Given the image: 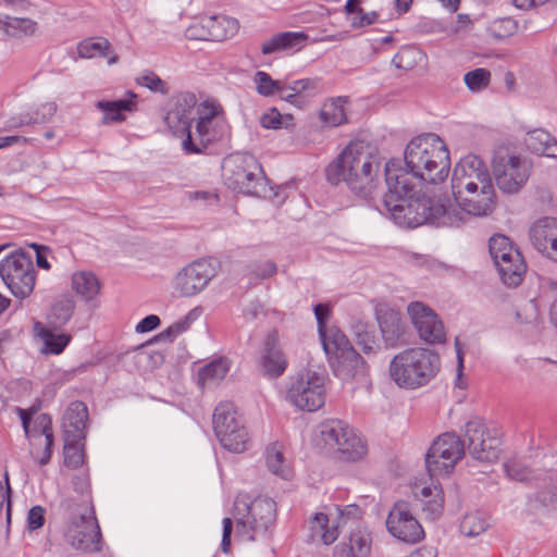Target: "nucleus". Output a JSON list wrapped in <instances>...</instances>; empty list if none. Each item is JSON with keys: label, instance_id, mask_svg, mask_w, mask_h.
I'll return each mask as SVG.
<instances>
[{"label": "nucleus", "instance_id": "f257e3e1", "mask_svg": "<svg viewBox=\"0 0 557 557\" xmlns=\"http://www.w3.org/2000/svg\"><path fill=\"white\" fill-rule=\"evenodd\" d=\"M164 120L173 134L184 137L182 146L187 153H200L208 146L231 138L223 107L212 98L197 104L195 94L189 91L171 99Z\"/></svg>", "mask_w": 557, "mask_h": 557}, {"label": "nucleus", "instance_id": "f03ea898", "mask_svg": "<svg viewBox=\"0 0 557 557\" xmlns=\"http://www.w3.org/2000/svg\"><path fill=\"white\" fill-rule=\"evenodd\" d=\"M451 194L456 206L473 216L488 215L496 208L497 195L492 176L475 156L465 157L455 166Z\"/></svg>", "mask_w": 557, "mask_h": 557}, {"label": "nucleus", "instance_id": "7ed1b4c3", "mask_svg": "<svg viewBox=\"0 0 557 557\" xmlns=\"http://www.w3.org/2000/svg\"><path fill=\"white\" fill-rule=\"evenodd\" d=\"M381 157L379 149L364 140L349 143L326 168V178L332 184L346 182L354 188H368L379 176Z\"/></svg>", "mask_w": 557, "mask_h": 557}, {"label": "nucleus", "instance_id": "20e7f679", "mask_svg": "<svg viewBox=\"0 0 557 557\" xmlns=\"http://www.w3.org/2000/svg\"><path fill=\"white\" fill-rule=\"evenodd\" d=\"M406 165L420 181L443 183L450 171V153L446 144L436 135L426 134L412 138L404 152Z\"/></svg>", "mask_w": 557, "mask_h": 557}, {"label": "nucleus", "instance_id": "39448f33", "mask_svg": "<svg viewBox=\"0 0 557 557\" xmlns=\"http://www.w3.org/2000/svg\"><path fill=\"white\" fill-rule=\"evenodd\" d=\"M320 334L335 374L345 383L351 384L352 389H369L371 383L367 363L350 346L346 336L335 329L325 330Z\"/></svg>", "mask_w": 557, "mask_h": 557}, {"label": "nucleus", "instance_id": "423d86ee", "mask_svg": "<svg viewBox=\"0 0 557 557\" xmlns=\"http://www.w3.org/2000/svg\"><path fill=\"white\" fill-rule=\"evenodd\" d=\"M440 357L426 348H409L396 355L389 364L392 380L404 388H418L435 376Z\"/></svg>", "mask_w": 557, "mask_h": 557}, {"label": "nucleus", "instance_id": "0eeeda50", "mask_svg": "<svg viewBox=\"0 0 557 557\" xmlns=\"http://www.w3.org/2000/svg\"><path fill=\"white\" fill-rule=\"evenodd\" d=\"M317 446L343 461H357L368 454L364 438L342 421H330L321 425Z\"/></svg>", "mask_w": 557, "mask_h": 557}, {"label": "nucleus", "instance_id": "6e6552de", "mask_svg": "<svg viewBox=\"0 0 557 557\" xmlns=\"http://www.w3.org/2000/svg\"><path fill=\"white\" fill-rule=\"evenodd\" d=\"M213 425L221 445L233 453L245 451L250 443V434L243 417L230 403H221L213 414Z\"/></svg>", "mask_w": 557, "mask_h": 557}, {"label": "nucleus", "instance_id": "1a4fd4ad", "mask_svg": "<svg viewBox=\"0 0 557 557\" xmlns=\"http://www.w3.org/2000/svg\"><path fill=\"white\" fill-rule=\"evenodd\" d=\"M26 436L29 442V453L40 466L47 465L52 456L53 429L49 414L36 410L18 409Z\"/></svg>", "mask_w": 557, "mask_h": 557}, {"label": "nucleus", "instance_id": "9d476101", "mask_svg": "<svg viewBox=\"0 0 557 557\" xmlns=\"http://www.w3.org/2000/svg\"><path fill=\"white\" fill-rule=\"evenodd\" d=\"M275 503L267 497L252 498L249 494H239L235 500L234 518L238 533H247L248 540H253L252 531L268 525L275 517Z\"/></svg>", "mask_w": 557, "mask_h": 557}, {"label": "nucleus", "instance_id": "9b49d317", "mask_svg": "<svg viewBox=\"0 0 557 557\" xmlns=\"http://www.w3.org/2000/svg\"><path fill=\"white\" fill-rule=\"evenodd\" d=\"M490 251L503 282L508 286H518L527 273V263L519 249L508 237L495 235L490 240Z\"/></svg>", "mask_w": 557, "mask_h": 557}, {"label": "nucleus", "instance_id": "f8f14e48", "mask_svg": "<svg viewBox=\"0 0 557 557\" xmlns=\"http://www.w3.org/2000/svg\"><path fill=\"white\" fill-rule=\"evenodd\" d=\"M465 455L463 444L451 433L440 435L426 455V468L431 478L448 476Z\"/></svg>", "mask_w": 557, "mask_h": 557}, {"label": "nucleus", "instance_id": "ddd939ff", "mask_svg": "<svg viewBox=\"0 0 557 557\" xmlns=\"http://www.w3.org/2000/svg\"><path fill=\"white\" fill-rule=\"evenodd\" d=\"M65 539L74 548L86 553L101 549V533L95 511L86 505L83 510L72 515L65 530Z\"/></svg>", "mask_w": 557, "mask_h": 557}, {"label": "nucleus", "instance_id": "4468645a", "mask_svg": "<svg viewBox=\"0 0 557 557\" xmlns=\"http://www.w3.org/2000/svg\"><path fill=\"white\" fill-rule=\"evenodd\" d=\"M290 401L301 410L320 409L326 397V379L317 371L301 372L288 391Z\"/></svg>", "mask_w": 557, "mask_h": 557}, {"label": "nucleus", "instance_id": "2eb2a0df", "mask_svg": "<svg viewBox=\"0 0 557 557\" xmlns=\"http://www.w3.org/2000/svg\"><path fill=\"white\" fill-rule=\"evenodd\" d=\"M492 170L498 187L507 193L518 191L528 181L530 172L528 162L508 149L497 151Z\"/></svg>", "mask_w": 557, "mask_h": 557}, {"label": "nucleus", "instance_id": "dca6fc26", "mask_svg": "<svg viewBox=\"0 0 557 557\" xmlns=\"http://www.w3.org/2000/svg\"><path fill=\"white\" fill-rule=\"evenodd\" d=\"M0 275L15 297L29 296L35 286L32 260L23 253H13L0 263Z\"/></svg>", "mask_w": 557, "mask_h": 557}, {"label": "nucleus", "instance_id": "f3484780", "mask_svg": "<svg viewBox=\"0 0 557 557\" xmlns=\"http://www.w3.org/2000/svg\"><path fill=\"white\" fill-rule=\"evenodd\" d=\"M253 83L258 94L263 97L280 95L292 104L298 106L297 98L301 95L311 97L317 94V86L310 79H299L287 85L285 81L274 79L264 72L258 71L253 76Z\"/></svg>", "mask_w": 557, "mask_h": 557}, {"label": "nucleus", "instance_id": "a211bd4d", "mask_svg": "<svg viewBox=\"0 0 557 557\" xmlns=\"http://www.w3.org/2000/svg\"><path fill=\"white\" fill-rule=\"evenodd\" d=\"M466 433L470 449L478 459L487 462L498 459L503 440V432L498 426L470 422L467 425Z\"/></svg>", "mask_w": 557, "mask_h": 557}, {"label": "nucleus", "instance_id": "6ab92c4d", "mask_svg": "<svg viewBox=\"0 0 557 557\" xmlns=\"http://www.w3.org/2000/svg\"><path fill=\"white\" fill-rule=\"evenodd\" d=\"M388 532L396 539L414 544L423 540L424 530L406 502L396 503L386 520Z\"/></svg>", "mask_w": 557, "mask_h": 557}, {"label": "nucleus", "instance_id": "aec40b11", "mask_svg": "<svg viewBox=\"0 0 557 557\" xmlns=\"http://www.w3.org/2000/svg\"><path fill=\"white\" fill-rule=\"evenodd\" d=\"M385 202L394 220L400 226L417 227L432 216L426 199H413L409 196L398 200L388 199Z\"/></svg>", "mask_w": 557, "mask_h": 557}, {"label": "nucleus", "instance_id": "412c9836", "mask_svg": "<svg viewBox=\"0 0 557 557\" xmlns=\"http://www.w3.org/2000/svg\"><path fill=\"white\" fill-rule=\"evenodd\" d=\"M408 313L420 337L431 344L443 343L446 338L445 327L437 314L422 302H412Z\"/></svg>", "mask_w": 557, "mask_h": 557}, {"label": "nucleus", "instance_id": "4be33fe9", "mask_svg": "<svg viewBox=\"0 0 557 557\" xmlns=\"http://www.w3.org/2000/svg\"><path fill=\"white\" fill-rule=\"evenodd\" d=\"M386 184L388 194L386 199L398 200L411 196L419 180L411 170L401 168L396 161L391 160L385 168Z\"/></svg>", "mask_w": 557, "mask_h": 557}, {"label": "nucleus", "instance_id": "5701e85b", "mask_svg": "<svg viewBox=\"0 0 557 557\" xmlns=\"http://www.w3.org/2000/svg\"><path fill=\"white\" fill-rule=\"evenodd\" d=\"M531 233L534 247L542 255L557 262V223L539 222Z\"/></svg>", "mask_w": 557, "mask_h": 557}, {"label": "nucleus", "instance_id": "b1692460", "mask_svg": "<svg viewBox=\"0 0 557 557\" xmlns=\"http://www.w3.org/2000/svg\"><path fill=\"white\" fill-rule=\"evenodd\" d=\"M63 467L62 471L69 474L71 471L77 470L79 475L87 479V469L85 467V451L82 436L65 438L63 449Z\"/></svg>", "mask_w": 557, "mask_h": 557}, {"label": "nucleus", "instance_id": "393cba45", "mask_svg": "<svg viewBox=\"0 0 557 557\" xmlns=\"http://www.w3.org/2000/svg\"><path fill=\"white\" fill-rule=\"evenodd\" d=\"M265 354L263 356L262 367L264 372L273 377L284 373L287 368V360L278 346V335L276 332L270 334L265 343Z\"/></svg>", "mask_w": 557, "mask_h": 557}, {"label": "nucleus", "instance_id": "a878e982", "mask_svg": "<svg viewBox=\"0 0 557 557\" xmlns=\"http://www.w3.org/2000/svg\"><path fill=\"white\" fill-rule=\"evenodd\" d=\"M265 461L272 472L283 478L292 475L290 454L284 443H272L265 453Z\"/></svg>", "mask_w": 557, "mask_h": 557}, {"label": "nucleus", "instance_id": "bb28decb", "mask_svg": "<svg viewBox=\"0 0 557 557\" xmlns=\"http://www.w3.org/2000/svg\"><path fill=\"white\" fill-rule=\"evenodd\" d=\"M308 36L300 32H286L273 36L262 44L263 54H271L278 51H286L301 48L307 41Z\"/></svg>", "mask_w": 557, "mask_h": 557}, {"label": "nucleus", "instance_id": "cd10ccee", "mask_svg": "<svg viewBox=\"0 0 557 557\" xmlns=\"http://www.w3.org/2000/svg\"><path fill=\"white\" fill-rule=\"evenodd\" d=\"M97 107L104 112L106 122H122L126 114L137 109V95L128 94V98L116 101H100Z\"/></svg>", "mask_w": 557, "mask_h": 557}, {"label": "nucleus", "instance_id": "c85d7f7f", "mask_svg": "<svg viewBox=\"0 0 557 557\" xmlns=\"http://www.w3.org/2000/svg\"><path fill=\"white\" fill-rule=\"evenodd\" d=\"M347 104L348 100L343 97L326 100L319 112V117L323 125L335 127L346 123Z\"/></svg>", "mask_w": 557, "mask_h": 557}, {"label": "nucleus", "instance_id": "c756f323", "mask_svg": "<svg viewBox=\"0 0 557 557\" xmlns=\"http://www.w3.org/2000/svg\"><path fill=\"white\" fill-rule=\"evenodd\" d=\"M371 537L362 531L352 532L335 552V557H370Z\"/></svg>", "mask_w": 557, "mask_h": 557}, {"label": "nucleus", "instance_id": "7c9ffc66", "mask_svg": "<svg viewBox=\"0 0 557 557\" xmlns=\"http://www.w3.org/2000/svg\"><path fill=\"white\" fill-rule=\"evenodd\" d=\"M412 492L417 498L425 505V510L431 515L437 516L444 507V493L440 485H425L423 483H414Z\"/></svg>", "mask_w": 557, "mask_h": 557}, {"label": "nucleus", "instance_id": "2f4dec72", "mask_svg": "<svg viewBox=\"0 0 557 557\" xmlns=\"http://www.w3.org/2000/svg\"><path fill=\"white\" fill-rule=\"evenodd\" d=\"M77 52L81 58L108 57L109 64L117 61V55L110 52V44L104 38L86 39L79 42Z\"/></svg>", "mask_w": 557, "mask_h": 557}, {"label": "nucleus", "instance_id": "473e14b6", "mask_svg": "<svg viewBox=\"0 0 557 557\" xmlns=\"http://www.w3.org/2000/svg\"><path fill=\"white\" fill-rule=\"evenodd\" d=\"M38 336L44 343V352L59 355L71 342V335L65 333H57L41 324L36 325Z\"/></svg>", "mask_w": 557, "mask_h": 557}, {"label": "nucleus", "instance_id": "72a5a7b5", "mask_svg": "<svg viewBox=\"0 0 557 557\" xmlns=\"http://www.w3.org/2000/svg\"><path fill=\"white\" fill-rule=\"evenodd\" d=\"M211 40L222 41L237 34L239 24L235 18L224 15L209 16Z\"/></svg>", "mask_w": 557, "mask_h": 557}, {"label": "nucleus", "instance_id": "f704fd0d", "mask_svg": "<svg viewBox=\"0 0 557 557\" xmlns=\"http://www.w3.org/2000/svg\"><path fill=\"white\" fill-rule=\"evenodd\" d=\"M362 0H348L345 11L349 15L350 25L354 28H363L379 21V13L375 11L366 12L361 7Z\"/></svg>", "mask_w": 557, "mask_h": 557}, {"label": "nucleus", "instance_id": "c9c22d12", "mask_svg": "<svg viewBox=\"0 0 557 557\" xmlns=\"http://www.w3.org/2000/svg\"><path fill=\"white\" fill-rule=\"evenodd\" d=\"M72 286L77 295L85 299H92L100 292L98 278L89 272H77L72 277Z\"/></svg>", "mask_w": 557, "mask_h": 557}, {"label": "nucleus", "instance_id": "e433bc0d", "mask_svg": "<svg viewBox=\"0 0 557 557\" xmlns=\"http://www.w3.org/2000/svg\"><path fill=\"white\" fill-rule=\"evenodd\" d=\"M230 370V362L226 358H216L202 367L198 372L199 383L205 386L222 380Z\"/></svg>", "mask_w": 557, "mask_h": 557}, {"label": "nucleus", "instance_id": "4c0bfd02", "mask_svg": "<svg viewBox=\"0 0 557 557\" xmlns=\"http://www.w3.org/2000/svg\"><path fill=\"white\" fill-rule=\"evenodd\" d=\"M0 28L13 37L32 36L37 30V24L29 18L5 16L0 18Z\"/></svg>", "mask_w": 557, "mask_h": 557}, {"label": "nucleus", "instance_id": "58836bf2", "mask_svg": "<svg viewBox=\"0 0 557 557\" xmlns=\"http://www.w3.org/2000/svg\"><path fill=\"white\" fill-rule=\"evenodd\" d=\"M310 528L313 535L319 536L326 545L334 543L339 534L338 528L334 524L330 525L327 516L322 512L313 517L310 522Z\"/></svg>", "mask_w": 557, "mask_h": 557}, {"label": "nucleus", "instance_id": "ea45409f", "mask_svg": "<svg viewBox=\"0 0 557 557\" xmlns=\"http://www.w3.org/2000/svg\"><path fill=\"white\" fill-rule=\"evenodd\" d=\"M525 141L529 149L541 154H549L556 144L553 136L544 129L530 132Z\"/></svg>", "mask_w": 557, "mask_h": 557}, {"label": "nucleus", "instance_id": "a19ab883", "mask_svg": "<svg viewBox=\"0 0 557 557\" xmlns=\"http://www.w3.org/2000/svg\"><path fill=\"white\" fill-rule=\"evenodd\" d=\"M260 124L268 129L292 128L295 126V119L292 114H281L276 108H270L261 115Z\"/></svg>", "mask_w": 557, "mask_h": 557}, {"label": "nucleus", "instance_id": "79ce46f5", "mask_svg": "<svg viewBox=\"0 0 557 557\" xmlns=\"http://www.w3.org/2000/svg\"><path fill=\"white\" fill-rule=\"evenodd\" d=\"M376 312L382 334L386 337H388L389 334H394L400 321L398 312L389 309L385 305H380Z\"/></svg>", "mask_w": 557, "mask_h": 557}, {"label": "nucleus", "instance_id": "37998d69", "mask_svg": "<svg viewBox=\"0 0 557 557\" xmlns=\"http://www.w3.org/2000/svg\"><path fill=\"white\" fill-rule=\"evenodd\" d=\"M209 16L195 17L186 29V37L190 40H211Z\"/></svg>", "mask_w": 557, "mask_h": 557}, {"label": "nucleus", "instance_id": "c03bdc74", "mask_svg": "<svg viewBox=\"0 0 557 557\" xmlns=\"http://www.w3.org/2000/svg\"><path fill=\"white\" fill-rule=\"evenodd\" d=\"M491 82V72L486 69H476L465 75V83L472 91L485 89Z\"/></svg>", "mask_w": 557, "mask_h": 557}, {"label": "nucleus", "instance_id": "a18cd8bd", "mask_svg": "<svg viewBox=\"0 0 557 557\" xmlns=\"http://www.w3.org/2000/svg\"><path fill=\"white\" fill-rule=\"evenodd\" d=\"M485 521L476 513L467 515L461 522V532L468 536L478 535L485 530Z\"/></svg>", "mask_w": 557, "mask_h": 557}, {"label": "nucleus", "instance_id": "49530a36", "mask_svg": "<svg viewBox=\"0 0 557 557\" xmlns=\"http://www.w3.org/2000/svg\"><path fill=\"white\" fill-rule=\"evenodd\" d=\"M138 85L149 88L152 91L165 94L168 86L156 73L145 72L136 78Z\"/></svg>", "mask_w": 557, "mask_h": 557}, {"label": "nucleus", "instance_id": "de8ad7c7", "mask_svg": "<svg viewBox=\"0 0 557 557\" xmlns=\"http://www.w3.org/2000/svg\"><path fill=\"white\" fill-rule=\"evenodd\" d=\"M357 345L363 350V352L370 354L375 351L376 348H379V341L373 334V332L364 330L358 332Z\"/></svg>", "mask_w": 557, "mask_h": 557}, {"label": "nucleus", "instance_id": "09e8293b", "mask_svg": "<svg viewBox=\"0 0 557 557\" xmlns=\"http://www.w3.org/2000/svg\"><path fill=\"white\" fill-rule=\"evenodd\" d=\"M205 263H196L191 267H189L185 273V284L191 283L195 277L199 276L200 274H205ZM208 274L203 276V278L198 280V284H193L194 289H200L206 283H207Z\"/></svg>", "mask_w": 557, "mask_h": 557}, {"label": "nucleus", "instance_id": "8fccbe9b", "mask_svg": "<svg viewBox=\"0 0 557 557\" xmlns=\"http://www.w3.org/2000/svg\"><path fill=\"white\" fill-rule=\"evenodd\" d=\"M45 522L44 509L41 507H34L28 513L29 528L36 530L42 527Z\"/></svg>", "mask_w": 557, "mask_h": 557}, {"label": "nucleus", "instance_id": "3c124183", "mask_svg": "<svg viewBox=\"0 0 557 557\" xmlns=\"http://www.w3.org/2000/svg\"><path fill=\"white\" fill-rule=\"evenodd\" d=\"M331 309L327 305L319 304L314 308V313L319 322V331L323 333L325 331V323L330 315Z\"/></svg>", "mask_w": 557, "mask_h": 557}, {"label": "nucleus", "instance_id": "603ef678", "mask_svg": "<svg viewBox=\"0 0 557 557\" xmlns=\"http://www.w3.org/2000/svg\"><path fill=\"white\" fill-rule=\"evenodd\" d=\"M233 531V522L231 518H225L223 520V539H222V549L224 553H228L231 550V534Z\"/></svg>", "mask_w": 557, "mask_h": 557}, {"label": "nucleus", "instance_id": "864d4df0", "mask_svg": "<svg viewBox=\"0 0 557 557\" xmlns=\"http://www.w3.org/2000/svg\"><path fill=\"white\" fill-rule=\"evenodd\" d=\"M513 28H515V24H513V22L511 20L496 21L492 25V32L497 37H505L506 34H504L503 30L511 32V30H513Z\"/></svg>", "mask_w": 557, "mask_h": 557}, {"label": "nucleus", "instance_id": "5fc2aeb1", "mask_svg": "<svg viewBox=\"0 0 557 557\" xmlns=\"http://www.w3.org/2000/svg\"><path fill=\"white\" fill-rule=\"evenodd\" d=\"M160 323V320L157 315H148L146 317L144 320H141L136 330L138 332H141V333H145V332H150L152 330H154Z\"/></svg>", "mask_w": 557, "mask_h": 557}, {"label": "nucleus", "instance_id": "6e6d98bb", "mask_svg": "<svg viewBox=\"0 0 557 557\" xmlns=\"http://www.w3.org/2000/svg\"><path fill=\"white\" fill-rule=\"evenodd\" d=\"M71 413H77L78 421L82 423L87 413L86 406L81 401L72 403L67 409L66 416L70 418Z\"/></svg>", "mask_w": 557, "mask_h": 557}, {"label": "nucleus", "instance_id": "4d7b16f0", "mask_svg": "<svg viewBox=\"0 0 557 557\" xmlns=\"http://www.w3.org/2000/svg\"><path fill=\"white\" fill-rule=\"evenodd\" d=\"M27 141V138L21 136L0 137V149L9 147L14 144H26Z\"/></svg>", "mask_w": 557, "mask_h": 557}, {"label": "nucleus", "instance_id": "13d9d810", "mask_svg": "<svg viewBox=\"0 0 557 557\" xmlns=\"http://www.w3.org/2000/svg\"><path fill=\"white\" fill-rule=\"evenodd\" d=\"M37 265L45 270L50 269V264L47 260V250L45 248L37 249Z\"/></svg>", "mask_w": 557, "mask_h": 557}, {"label": "nucleus", "instance_id": "bf43d9fd", "mask_svg": "<svg viewBox=\"0 0 557 557\" xmlns=\"http://www.w3.org/2000/svg\"><path fill=\"white\" fill-rule=\"evenodd\" d=\"M5 485L7 486L4 487L2 482H0V512L3 509L4 503L7 500H9L10 486H9V479H8V476L5 478Z\"/></svg>", "mask_w": 557, "mask_h": 557}, {"label": "nucleus", "instance_id": "052dcab7", "mask_svg": "<svg viewBox=\"0 0 557 557\" xmlns=\"http://www.w3.org/2000/svg\"><path fill=\"white\" fill-rule=\"evenodd\" d=\"M471 24H472V22L468 15L459 14L458 21H457V27L455 30L460 32L462 29L468 28Z\"/></svg>", "mask_w": 557, "mask_h": 557}, {"label": "nucleus", "instance_id": "680f3d73", "mask_svg": "<svg viewBox=\"0 0 557 557\" xmlns=\"http://www.w3.org/2000/svg\"><path fill=\"white\" fill-rule=\"evenodd\" d=\"M342 515L351 516L356 518H360L362 516V510L357 505H350L347 506L343 511Z\"/></svg>", "mask_w": 557, "mask_h": 557}, {"label": "nucleus", "instance_id": "e2e57ef3", "mask_svg": "<svg viewBox=\"0 0 557 557\" xmlns=\"http://www.w3.org/2000/svg\"><path fill=\"white\" fill-rule=\"evenodd\" d=\"M513 3L517 8L522 10H530L539 5L535 0H513Z\"/></svg>", "mask_w": 557, "mask_h": 557}, {"label": "nucleus", "instance_id": "0e129e2a", "mask_svg": "<svg viewBox=\"0 0 557 557\" xmlns=\"http://www.w3.org/2000/svg\"><path fill=\"white\" fill-rule=\"evenodd\" d=\"M412 1L413 0H396L395 4H396V9H397L398 13L399 14L406 13L410 9Z\"/></svg>", "mask_w": 557, "mask_h": 557}, {"label": "nucleus", "instance_id": "69168bd1", "mask_svg": "<svg viewBox=\"0 0 557 557\" xmlns=\"http://www.w3.org/2000/svg\"><path fill=\"white\" fill-rule=\"evenodd\" d=\"M441 3L449 9L451 12H456L460 5L461 0H440Z\"/></svg>", "mask_w": 557, "mask_h": 557}, {"label": "nucleus", "instance_id": "338daca9", "mask_svg": "<svg viewBox=\"0 0 557 557\" xmlns=\"http://www.w3.org/2000/svg\"><path fill=\"white\" fill-rule=\"evenodd\" d=\"M504 82L509 90H513L516 86V77L513 73L508 72L504 76Z\"/></svg>", "mask_w": 557, "mask_h": 557}, {"label": "nucleus", "instance_id": "774afa93", "mask_svg": "<svg viewBox=\"0 0 557 557\" xmlns=\"http://www.w3.org/2000/svg\"><path fill=\"white\" fill-rule=\"evenodd\" d=\"M549 317H550V322L557 329V298L554 300V302L550 306Z\"/></svg>", "mask_w": 557, "mask_h": 557}]
</instances>
